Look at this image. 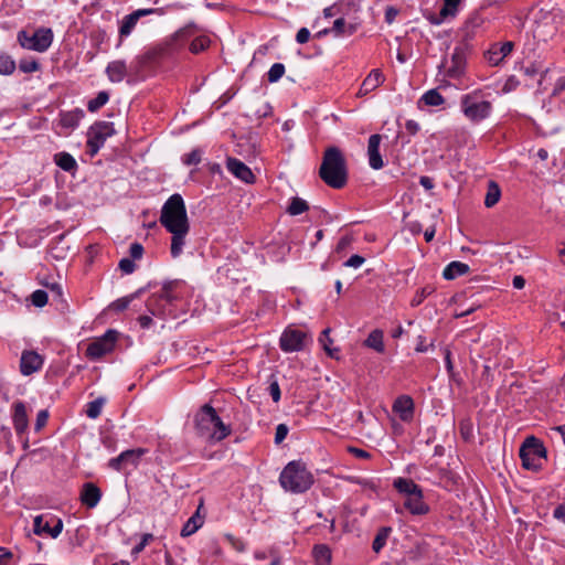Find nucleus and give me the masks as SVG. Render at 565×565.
I'll return each mask as SVG.
<instances>
[{
  "label": "nucleus",
  "instance_id": "nucleus-58",
  "mask_svg": "<svg viewBox=\"0 0 565 565\" xmlns=\"http://www.w3.org/2000/svg\"><path fill=\"white\" fill-rule=\"evenodd\" d=\"M348 451L350 454H352L354 457L360 458V459H370L371 458V454L361 448L350 446L348 448Z\"/></svg>",
  "mask_w": 565,
  "mask_h": 565
},
{
  "label": "nucleus",
  "instance_id": "nucleus-39",
  "mask_svg": "<svg viewBox=\"0 0 565 565\" xmlns=\"http://www.w3.org/2000/svg\"><path fill=\"white\" fill-rule=\"evenodd\" d=\"M308 210L309 205L307 201L298 196L291 199V202L287 209L290 215H299Z\"/></svg>",
  "mask_w": 565,
  "mask_h": 565
},
{
  "label": "nucleus",
  "instance_id": "nucleus-37",
  "mask_svg": "<svg viewBox=\"0 0 565 565\" xmlns=\"http://www.w3.org/2000/svg\"><path fill=\"white\" fill-rule=\"evenodd\" d=\"M332 31L335 35H352L356 31V25L348 24L343 18H339L333 22Z\"/></svg>",
  "mask_w": 565,
  "mask_h": 565
},
{
  "label": "nucleus",
  "instance_id": "nucleus-27",
  "mask_svg": "<svg viewBox=\"0 0 565 565\" xmlns=\"http://www.w3.org/2000/svg\"><path fill=\"white\" fill-rule=\"evenodd\" d=\"M393 486L399 493L405 494L406 498L423 491L414 480L406 478L395 479Z\"/></svg>",
  "mask_w": 565,
  "mask_h": 565
},
{
  "label": "nucleus",
  "instance_id": "nucleus-50",
  "mask_svg": "<svg viewBox=\"0 0 565 565\" xmlns=\"http://www.w3.org/2000/svg\"><path fill=\"white\" fill-rule=\"evenodd\" d=\"M118 267L126 275L132 274L136 270L135 260L129 257L121 258Z\"/></svg>",
  "mask_w": 565,
  "mask_h": 565
},
{
  "label": "nucleus",
  "instance_id": "nucleus-47",
  "mask_svg": "<svg viewBox=\"0 0 565 565\" xmlns=\"http://www.w3.org/2000/svg\"><path fill=\"white\" fill-rule=\"evenodd\" d=\"M434 291V288L431 286H426L419 289L415 296L413 297L411 305L413 307L419 306L429 295H431Z\"/></svg>",
  "mask_w": 565,
  "mask_h": 565
},
{
  "label": "nucleus",
  "instance_id": "nucleus-61",
  "mask_svg": "<svg viewBox=\"0 0 565 565\" xmlns=\"http://www.w3.org/2000/svg\"><path fill=\"white\" fill-rule=\"evenodd\" d=\"M269 393L275 403L279 402L280 399V387L277 381H274L269 385Z\"/></svg>",
  "mask_w": 565,
  "mask_h": 565
},
{
  "label": "nucleus",
  "instance_id": "nucleus-17",
  "mask_svg": "<svg viewBox=\"0 0 565 565\" xmlns=\"http://www.w3.org/2000/svg\"><path fill=\"white\" fill-rule=\"evenodd\" d=\"M514 43L507 41L504 43H494L491 45L487 53L488 62L491 65H499L504 57H507L513 51Z\"/></svg>",
  "mask_w": 565,
  "mask_h": 565
},
{
  "label": "nucleus",
  "instance_id": "nucleus-15",
  "mask_svg": "<svg viewBox=\"0 0 565 565\" xmlns=\"http://www.w3.org/2000/svg\"><path fill=\"white\" fill-rule=\"evenodd\" d=\"M226 168L235 178L245 183H253L255 181V175L250 168L236 158H227Z\"/></svg>",
  "mask_w": 565,
  "mask_h": 565
},
{
  "label": "nucleus",
  "instance_id": "nucleus-44",
  "mask_svg": "<svg viewBox=\"0 0 565 565\" xmlns=\"http://www.w3.org/2000/svg\"><path fill=\"white\" fill-rule=\"evenodd\" d=\"M49 301V292L46 290L38 289L31 294V302L38 308L44 307Z\"/></svg>",
  "mask_w": 565,
  "mask_h": 565
},
{
  "label": "nucleus",
  "instance_id": "nucleus-25",
  "mask_svg": "<svg viewBox=\"0 0 565 565\" xmlns=\"http://www.w3.org/2000/svg\"><path fill=\"white\" fill-rule=\"evenodd\" d=\"M384 82V75L380 70H372L370 74L365 77L363 83L361 84L359 95L363 96L375 88H377Z\"/></svg>",
  "mask_w": 565,
  "mask_h": 565
},
{
  "label": "nucleus",
  "instance_id": "nucleus-38",
  "mask_svg": "<svg viewBox=\"0 0 565 565\" xmlns=\"http://www.w3.org/2000/svg\"><path fill=\"white\" fill-rule=\"evenodd\" d=\"M15 67L14 60L6 52L0 51V75H11Z\"/></svg>",
  "mask_w": 565,
  "mask_h": 565
},
{
  "label": "nucleus",
  "instance_id": "nucleus-12",
  "mask_svg": "<svg viewBox=\"0 0 565 565\" xmlns=\"http://www.w3.org/2000/svg\"><path fill=\"white\" fill-rule=\"evenodd\" d=\"M63 530V521L54 515H36L33 520V532L35 535H49L56 539Z\"/></svg>",
  "mask_w": 565,
  "mask_h": 565
},
{
  "label": "nucleus",
  "instance_id": "nucleus-42",
  "mask_svg": "<svg viewBox=\"0 0 565 565\" xmlns=\"http://www.w3.org/2000/svg\"><path fill=\"white\" fill-rule=\"evenodd\" d=\"M45 287L47 288L49 296H51L52 301L56 303H65V300L63 298V289L62 286L57 282L52 284H45Z\"/></svg>",
  "mask_w": 565,
  "mask_h": 565
},
{
  "label": "nucleus",
  "instance_id": "nucleus-57",
  "mask_svg": "<svg viewBox=\"0 0 565 565\" xmlns=\"http://www.w3.org/2000/svg\"><path fill=\"white\" fill-rule=\"evenodd\" d=\"M288 431H289V429H288L287 425L279 424L276 427L275 443L280 444L286 438Z\"/></svg>",
  "mask_w": 565,
  "mask_h": 565
},
{
  "label": "nucleus",
  "instance_id": "nucleus-23",
  "mask_svg": "<svg viewBox=\"0 0 565 565\" xmlns=\"http://www.w3.org/2000/svg\"><path fill=\"white\" fill-rule=\"evenodd\" d=\"M465 53L460 47H456L451 55V65L447 67L446 75L451 78H458L465 70Z\"/></svg>",
  "mask_w": 565,
  "mask_h": 565
},
{
  "label": "nucleus",
  "instance_id": "nucleus-36",
  "mask_svg": "<svg viewBox=\"0 0 565 565\" xmlns=\"http://www.w3.org/2000/svg\"><path fill=\"white\" fill-rule=\"evenodd\" d=\"M106 403V398L100 396L87 403L85 414L88 418L95 419L102 414V409Z\"/></svg>",
  "mask_w": 565,
  "mask_h": 565
},
{
  "label": "nucleus",
  "instance_id": "nucleus-24",
  "mask_svg": "<svg viewBox=\"0 0 565 565\" xmlns=\"http://www.w3.org/2000/svg\"><path fill=\"white\" fill-rule=\"evenodd\" d=\"M43 363L44 361L42 355H21L20 372L23 375L29 376L41 370Z\"/></svg>",
  "mask_w": 565,
  "mask_h": 565
},
{
  "label": "nucleus",
  "instance_id": "nucleus-5",
  "mask_svg": "<svg viewBox=\"0 0 565 565\" xmlns=\"http://www.w3.org/2000/svg\"><path fill=\"white\" fill-rule=\"evenodd\" d=\"M313 475L300 460L290 461L279 477L281 487L294 493L306 492L313 484Z\"/></svg>",
  "mask_w": 565,
  "mask_h": 565
},
{
  "label": "nucleus",
  "instance_id": "nucleus-16",
  "mask_svg": "<svg viewBox=\"0 0 565 565\" xmlns=\"http://www.w3.org/2000/svg\"><path fill=\"white\" fill-rule=\"evenodd\" d=\"M393 412L398 415L401 420L411 422L414 417V401L408 395L398 396L393 404Z\"/></svg>",
  "mask_w": 565,
  "mask_h": 565
},
{
  "label": "nucleus",
  "instance_id": "nucleus-3",
  "mask_svg": "<svg viewBox=\"0 0 565 565\" xmlns=\"http://www.w3.org/2000/svg\"><path fill=\"white\" fill-rule=\"evenodd\" d=\"M194 427L196 434L211 441H222L228 437L232 429L225 425L216 411L210 405H203L194 416Z\"/></svg>",
  "mask_w": 565,
  "mask_h": 565
},
{
  "label": "nucleus",
  "instance_id": "nucleus-31",
  "mask_svg": "<svg viewBox=\"0 0 565 565\" xmlns=\"http://www.w3.org/2000/svg\"><path fill=\"white\" fill-rule=\"evenodd\" d=\"M313 557L318 565H330L331 563V550L324 544H318L312 550Z\"/></svg>",
  "mask_w": 565,
  "mask_h": 565
},
{
  "label": "nucleus",
  "instance_id": "nucleus-41",
  "mask_svg": "<svg viewBox=\"0 0 565 565\" xmlns=\"http://www.w3.org/2000/svg\"><path fill=\"white\" fill-rule=\"evenodd\" d=\"M109 99V95L107 92H99L97 96L93 99H90L87 103V109L92 113L97 111L99 108H102Z\"/></svg>",
  "mask_w": 565,
  "mask_h": 565
},
{
  "label": "nucleus",
  "instance_id": "nucleus-28",
  "mask_svg": "<svg viewBox=\"0 0 565 565\" xmlns=\"http://www.w3.org/2000/svg\"><path fill=\"white\" fill-rule=\"evenodd\" d=\"M54 162L58 168H61L62 170H64L66 172H72V171L76 170V168H77V162L74 159V157L71 153L65 152V151L55 153Z\"/></svg>",
  "mask_w": 565,
  "mask_h": 565
},
{
  "label": "nucleus",
  "instance_id": "nucleus-6",
  "mask_svg": "<svg viewBox=\"0 0 565 565\" xmlns=\"http://www.w3.org/2000/svg\"><path fill=\"white\" fill-rule=\"evenodd\" d=\"M460 110L470 122L479 124L490 117L492 104L483 98L481 92L473 90L461 96Z\"/></svg>",
  "mask_w": 565,
  "mask_h": 565
},
{
  "label": "nucleus",
  "instance_id": "nucleus-13",
  "mask_svg": "<svg viewBox=\"0 0 565 565\" xmlns=\"http://www.w3.org/2000/svg\"><path fill=\"white\" fill-rule=\"evenodd\" d=\"M119 337L120 333L117 330L109 329L102 337L90 342L85 353H111L116 349V341Z\"/></svg>",
  "mask_w": 565,
  "mask_h": 565
},
{
  "label": "nucleus",
  "instance_id": "nucleus-34",
  "mask_svg": "<svg viewBox=\"0 0 565 565\" xmlns=\"http://www.w3.org/2000/svg\"><path fill=\"white\" fill-rule=\"evenodd\" d=\"M391 532H392V529L388 526H383L377 531V533L373 540V543H372V550L375 553H380L381 550L385 546Z\"/></svg>",
  "mask_w": 565,
  "mask_h": 565
},
{
  "label": "nucleus",
  "instance_id": "nucleus-20",
  "mask_svg": "<svg viewBox=\"0 0 565 565\" xmlns=\"http://www.w3.org/2000/svg\"><path fill=\"white\" fill-rule=\"evenodd\" d=\"M12 422L15 433L22 435L26 431L29 426L26 407L23 402L18 401L13 404Z\"/></svg>",
  "mask_w": 565,
  "mask_h": 565
},
{
  "label": "nucleus",
  "instance_id": "nucleus-54",
  "mask_svg": "<svg viewBox=\"0 0 565 565\" xmlns=\"http://www.w3.org/2000/svg\"><path fill=\"white\" fill-rule=\"evenodd\" d=\"M47 419H49V412L45 409L40 411L36 415V422H35L34 429L36 431H40L46 425Z\"/></svg>",
  "mask_w": 565,
  "mask_h": 565
},
{
  "label": "nucleus",
  "instance_id": "nucleus-33",
  "mask_svg": "<svg viewBox=\"0 0 565 565\" xmlns=\"http://www.w3.org/2000/svg\"><path fill=\"white\" fill-rule=\"evenodd\" d=\"M501 196V190L499 185L494 181H490L488 184L486 198H484V205L487 207L494 206Z\"/></svg>",
  "mask_w": 565,
  "mask_h": 565
},
{
  "label": "nucleus",
  "instance_id": "nucleus-64",
  "mask_svg": "<svg viewBox=\"0 0 565 565\" xmlns=\"http://www.w3.org/2000/svg\"><path fill=\"white\" fill-rule=\"evenodd\" d=\"M13 557V554L6 547H0V565H7Z\"/></svg>",
  "mask_w": 565,
  "mask_h": 565
},
{
  "label": "nucleus",
  "instance_id": "nucleus-63",
  "mask_svg": "<svg viewBox=\"0 0 565 565\" xmlns=\"http://www.w3.org/2000/svg\"><path fill=\"white\" fill-rule=\"evenodd\" d=\"M553 516L565 524V501L554 509Z\"/></svg>",
  "mask_w": 565,
  "mask_h": 565
},
{
  "label": "nucleus",
  "instance_id": "nucleus-8",
  "mask_svg": "<svg viewBox=\"0 0 565 565\" xmlns=\"http://www.w3.org/2000/svg\"><path fill=\"white\" fill-rule=\"evenodd\" d=\"M53 31L50 28H39L32 34L21 30L18 32L19 44L26 50L43 53L47 51L53 42Z\"/></svg>",
  "mask_w": 565,
  "mask_h": 565
},
{
  "label": "nucleus",
  "instance_id": "nucleus-51",
  "mask_svg": "<svg viewBox=\"0 0 565 565\" xmlns=\"http://www.w3.org/2000/svg\"><path fill=\"white\" fill-rule=\"evenodd\" d=\"M330 329H324L319 338V342L324 350V353H333L332 349L330 348V344L332 343V340L329 338Z\"/></svg>",
  "mask_w": 565,
  "mask_h": 565
},
{
  "label": "nucleus",
  "instance_id": "nucleus-45",
  "mask_svg": "<svg viewBox=\"0 0 565 565\" xmlns=\"http://www.w3.org/2000/svg\"><path fill=\"white\" fill-rule=\"evenodd\" d=\"M209 45L210 39L207 36H196L190 44V51L194 54H198L209 47Z\"/></svg>",
  "mask_w": 565,
  "mask_h": 565
},
{
  "label": "nucleus",
  "instance_id": "nucleus-19",
  "mask_svg": "<svg viewBox=\"0 0 565 565\" xmlns=\"http://www.w3.org/2000/svg\"><path fill=\"white\" fill-rule=\"evenodd\" d=\"M461 0H444V4L437 15H430L429 21L433 24L439 25L449 18L452 19L457 15Z\"/></svg>",
  "mask_w": 565,
  "mask_h": 565
},
{
  "label": "nucleus",
  "instance_id": "nucleus-53",
  "mask_svg": "<svg viewBox=\"0 0 565 565\" xmlns=\"http://www.w3.org/2000/svg\"><path fill=\"white\" fill-rule=\"evenodd\" d=\"M399 14V10L393 6H388L385 9L384 20L387 24H393L396 17Z\"/></svg>",
  "mask_w": 565,
  "mask_h": 565
},
{
  "label": "nucleus",
  "instance_id": "nucleus-11",
  "mask_svg": "<svg viewBox=\"0 0 565 565\" xmlns=\"http://www.w3.org/2000/svg\"><path fill=\"white\" fill-rule=\"evenodd\" d=\"M309 342L311 337L299 329L287 328L280 337V348L286 352L307 350Z\"/></svg>",
  "mask_w": 565,
  "mask_h": 565
},
{
  "label": "nucleus",
  "instance_id": "nucleus-60",
  "mask_svg": "<svg viewBox=\"0 0 565 565\" xmlns=\"http://www.w3.org/2000/svg\"><path fill=\"white\" fill-rule=\"evenodd\" d=\"M78 118L74 114H65L62 117V124L64 127H75L77 125Z\"/></svg>",
  "mask_w": 565,
  "mask_h": 565
},
{
  "label": "nucleus",
  "instance_id": "nucleus-40",
  "mask_svg": "<svg viewBox=\"0 0 565 565\" xmlns=\"http://www.w3.org/2000/svg\"><path fill=\"white\" fill-rule=\"evenodd\" d=\"M137 22H138V19L136 18V14H132V12L130 14L126 15L121 22L120 28H119L120 36H128L135 29Z\"/></svg>",
  "mask_w": 565,
  "mask_h": 565
},
{
  "label": "nucleus",
  "instance_id": "nucleus-35",
  "mask_svg": "<svg viewBox=\"0 0 565 565\" xmlns=\"http://www.w3.org/2000/svg\"><path fill=\"white\" fill-rule=\"evenodd\" d=\"M420 103H424L427 106H440L445 103V98L436 89L427 90L419 99Z\"/></svg>",
  "mask_w": 565,
  "mask_h": 565
},
{
  "label": "nucleus",
  "instance_id": "nucleus-59",
  "mask_svg": "<svg viewBox=\"0 0 565 565\" xmlns=\"http://www.w3.org/2000/svg\"><path fill=\"white\" fill-rule=\"evenodd\" d=\"M309 39H310V31L307 28H301L298 30V32L296 34V41L299 44L307 43L309 41Z\"/></svg>",
  "mask_w": 565,
  "mask_h": 565
},
{
  "label": "nucleus",
  "instance_id": "nucleus-30",
  "mask_svg": "<svg viewBox=\"0 0 565 565\" xmlns=\"http://www.w3.org/2000/svg\"><path fill=\"white\" fill-rule=\"evenodd\" d=\"M145 291H146V287H141L138 290H136L135 292H132L126 297L119 298V299L115 300L114 302H111L110 308L115 311L121 312L128 308V306L130 305V302L132 300L140 297Z\"/></svg>",
  "mask_w": 565,
  "mask_h": 565
},
{
  "label": "nucleus",
  "instance_id": "nucleus-2",
  "mask_svg": "<svg viewBox=\"0 0 565 565\" xmlns=\"http://www.w3.org/2000/svg\"><path fill=\"white\" fill-rule=\"evenodd\" d=\"M321 180L333 189H342L348 181L347 161L338 147L326 149L319 169Z\"/></svg>",
  "mask_w": 565,
  "mask_h": 565
},
{
  "label": "nucleus",
  "instance_id": "nucleus-29",
  "mask_svg": "<svg viewBox=\"0 0 565 565\" xmlns=\"http://www.w3.org/2000/svg\"><path fill=\"white\" fill-rule=\"evenodd\" d=\"M203 525V518L200 515L199 510L185 522L181 529V536L188 537L195 533Z\"/></svg>",
  "mask_w": 565,
  "mask_h": 565
},
{
  "label": "nucleus",
  "instance_id": "nucleus-4",
  "mask_svg": "<svg viewBox=\"0 0 565 565\" xmlns=\"http://www.w3.org/2000/svg\"><path fill=\"white\" fill-rule=\"evenodd\" d=\"M180 286L181 282L178 280L166 282L160 294L152 295L147 300V311L160 319L174 317V301L180 298L178 292Z\"/></svg>",
  "mask_w": 565,
  "mask_h": 565
},
{
  "label": "nucleus",
  "instance_id": "nucleus-26",
  "mask_svg": "<svg viewBox=\"0 0 565 565\" xmlns=\"http://www.w3.org/2000/svg\"><path fill=\"white\" fill-rule=\"evenodd\" d=\"M469 270H470V267L467 264L458 262V260H454L445 267V269L443 271V277L446 280H452L459 276H462V275L469 273Z\"/></svg>",
  "mask_w": 565,
  "mask_h": 565
},
{
  "label": "nucleus",
  "instance_id": "nucleus-32",
  "mask_svg": "<svg viewBox=\"0 0 565 565\" xmlns=\"http://www.w3.org/2000/svg\"><path fill=\"white\" fill-rule=\"evenodd\" d=\"M365 345L376 352H383V331L375 329L373 330L365 340Z\"/></svg>",
  "mask_w": 565,
  "mask_h": 565
},
{
  "label": "nucleus",
  "instance_id": "nucleus-62",
  "mask_svg": "<svg viewBox=\"0 0 565 565\" xmlns=\"http://www.w3.org/2000/svg\"><path fill=\"white\" fill-rule=\"evenodd\" d=\"M460 433L463 439H469L471 437V423L469 420L460 422Z\"/></svg>",
  "mask_w": 565,
  "mask_h": 565
},
{
  "label": "nucleus",
  "instance_id": "nucleus-43",
  "mask_svg": "<svg viewBox=\"0 0 565 565\" xmlns=\"http://www.w3.org/2000/svg\"><path fill=\"white\" fill-rule=\"evenodd\" d=\"M285 74V65L282 63H275L270 66L267 73V79L269 83L278 82Z\"/></svg>",
  "mask_w": 565,
  "mask_h": 565
},
{
  "label": "nucleus",
  "instance_id": "nucleus-52",
  "mask_svg": "<svg viewBox=\"0 0 565 565\" xmlns=\"http://www.w3.org/2000/svg\"><path fill=\"white\" fill-rule=\"evenodd\" d=\"M129 258L134 260L140 259L143 255V246L137 242L132 243L129 247Z\"/></svg>",
  "mask_w": 565,
  "mask_h": 565
},
{
  "label": "nucleus",
  "instance_id": "nucleus-10",
  "mask_svg": "<svg viewBox=\"0 0 565 565\" xmlns=\"http://www.w3.org/2000/svg\"><path fill=\"white\" fill-rule=\"evenodd\" d=\"M115 135V128L113 122L108 121H97L87 132V151L94 157L99 149L104 146L107 138Z\"/></svg>",
  "mask_w": 565,
  "mask_h": 565
},
{
  "label": "nucleus",
  "instance_id": "nucleus-7",
  "mask_svg": "<svg viewBox=\"0 0 565 565\" xmlns=\"http://www.w3.org/2000/svg\"><path fill=\"white\" fill-rule=\"evenodd\" d=\"M546 454L547 450L540 439L534 436L525 438L520 448V458L523 468L532 471L540 470L542 467L541 459H545Z\"/></svg>",
  "mask_w": 565,
  "mask_h": 565
},
{
  "label": "nucleus",
  "instance_id": "nucleus-55",
  "mask_svg": "<svg viewBox=\"0 0 565 565\" xmlns=\"http://www.w3.org/2000/svg\"><path fill=\"white\" fill-rule=\"evenodd\" d=\"M153 540V535L151 533H146L142 535L141 541L132 548L134 554H138L143 551V548Z\"/></svg>",
  "mask_w": 565,
  "mask_h": 565
},
{
  "label": "nucleus",
  "instance_id": "nucleus-14",
  "mask_svg": "<svg viewBox=\"0 0 565 565\" xmlns=\"http://www.w3.org/2000/svg\"><path fill=\"white\" fill-rule=\"evenodd\" d=\"M145 452L143 448L125 450L118 457L110 459L108 466L117 471L125 469L128 465L137 466Z\"/></svg>",
  "mask_w": 565,
  "mask_h": 565
},
{
  "label": "nucleus",
  "instance_id": "nucleus-1",
  "mask_svg": "<svg viewBox=\"0 0 565 565\" xmlns=\"http://www.w3.org/2000/svg\"><path fill=\"white\" fill-rule=\"evenodd\" d=\"M160 223L171 233L170 253L173 258H178L183 252L186 235L190 231L185 203L180 194H172L164 202L161 209Z\"/></svg>",
  "mask_w": 565,
  "mask_h": 565
},
{
  "label": "nucleus",
  "instance_id": "nucleus-48",
  "mask_svg": "<svg viewBox=\"0 0 565 565\" xmlns=\"http://www.w3.org/2000/svg\"><path fill=\"white\" fill-rule=\"evenodd\" d=\"M19 68L23 73H33L40 68V64L33 58H23L19 63Z\"/></svg>",
  "mask_w": 565,
  "mask_h": 565
},
{
  "label": "nucleus",
  "instance_id": "nucleus-9",
  "mask_svg": "<svg viewBox=\"0 0 565 565\" xmlns=\"http://www.w3.org/2000/svg\"><path fill=\"white\" fill-rule=\"evenodd\" d=\"M147 62L145 55L137 56L128 66L125 60H115L107 64L105 73L111 83H120L126 77L138 74L140 67Z\"/></svg>",
  "mask_w": 565,
  "mask_h": 565
},
{
  "label": "nucleus",
  "instance_id": "nucleus-18",
  "mask_svg": "<svg viewBox=\"0 0 565 565\" xmlns=\"http://www.w3.org/2000/svg\"><path fill=\"white\" fill-rule=\"evenodd\" d=\"M381 139V135L374 134L370 136L367 142L369 164L374 170H379L384 166L382 156L380 153Z\"/></svg>",
  "mask_w": 565,
  "mask_h": 565
},
{
  "label": "nucleus",
  "instance_id": "nucleus-21",
  "mask_svg": "<svg viewBox=\"0 0 565 565\" xmlns=\"http://www.w3.org/2000/svg\"><path fill=\"white\" fill-rule=\"evenodd\" d=\"M100 498L102 491L95 483L87 482L83 484L81 491V501L83 505L87 507L88 509H93L98 504Z\"/></svg>",
  "mask_w": 565,
  "mask_h": 565
},
{
  "label": "nucleus",
  "instance_id": "nucleus-22",
  "mask_svg": "<svg viewBox=\"0 0 565 565\" xmlns=\"http://www.w3.org/2000/svg\"><path fill=\"white\" fill-rule=\"evenodd\" d=\"M404 508L413 515H425L429 512V507L424 502L423 491L407 497L404 501Z\"/></svg>",
  "mask_w": 565,
  "mask_h": 565
},
{
  "label": "nucleus",
  "instance_id": "nucleus-49",
  "mask_svg": "<svg viewBox=\"0 0 565 565\" xmlns=\"http://www.w3.org/2000/svg\"><path fill=\"white\" fill-rule=\"evenodd\" d=\"M195 32H196V25L194 23H189L188 25L178 30L174 33V39L175 40H184V39H188V38L194 35Z\"/></svg>",
  "mask_w": 565,
  "mask_h": 565
},
{
  "label": "nucleus",
  "instance_id": "nucleus-56",
  "mask_svg": "<svg viewBox=\"0 0 565 565\" xmlns=\"http://www.w3.org/2000/svg\"><path fill=\"white\" fill-rule=\"evenodd\" d=\"M365 263V258L360 255H352L343 265L345 267L360 268Z\"/></svg>",
  "mask_w": 565,
  "mask_h": 565
},
{
  "label": "nucleus",
  "instance_id": "nucleus-46",
  "mask_svg": "<svg viewBox=\"0 0 565 565\" xmlns=\"http://www.w3.org/2000/svg\"><path fill=\"white\" fill-rule=\"evenodd\" d=\"M202 150L193 149L190 153H186L182 157V162L186 166H196L202 160Z\"/></svg>",
  "mask_w": 565,
  "mask_h": 565
}]
</instances>
